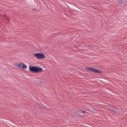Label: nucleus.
Listing matches in <instances>:
<instances>
[{"label":"nucleus","instance_id":"obj_1","mask_svg":"<svg viewBox=\"0 0 127 127\" xmlns=\"http://www.w3.org/2000/svg\"><path fill=\"white\" fill-rule=\"evenodd\" d=\"M29 69L30 71L35 73H39L42 71V68L38 66H32L29 65Z\"/></svg>","mask_w":127,"mask_h":127},{"label":"nucleus","instance_id":"obj_2","mask_svg":"<svg viewBox=\"0 0 127 127\" xmlns=\"http://www.w3.org/2000/svg\"><path fill=\"white\" fill-rule=\"evenodd\" d=\"M87 70L88 71H90L94 73H101V71L99 70H96L95 69L92 68L90 67H87Z\"/></svg>","mask_w":127,"mask_h":127},{"label":"nucleus","instance_id":"obj_3","mask_svg":"<svg viewBox=\"0 0 127 127\" xmlns=\"http://www.w3.org/2000/svg\"><path fill=\"white\" fill-rule=\"evenodd\" d=\"M34 56L37 59H43L45 58L44 55L41 53H35L34 54Z\"/></svg>","mask_w":127,"mask_h":127},{"label":"nucleus","instance_id":"obj_4","mask_svg":"<svg viewBox=\"0 0 127 127\" xmlns=\"http://www.w3.org/2000/svg\"><path fill=\"white\" fill-rule=\"evenodd\" d=\"M17 66L23 68V69H26L27 68V66L23 63H21L18 64L17 65Z\"/></svg>","mask_w":127,"mask_h":127},{"label":"nucleus","instance_id":"obj_5","mask_svg":"<svg viewBox=\"0 0 127 127\" xmlns=\"http://www.w3.org/2000/svg\"><path fill=\"white\" fill-rule=\"evenodd\" d=\"M113 111L115 113H116V114L118 115L119 114V113L118 112V111H116L115 110H113Z\"/></svg>","mask_w":127,"mask_h":127},{"label":"nucleus","instance_id":"obj_6","mask_svg":"<svg viewBox=\"0 0 127 127\" xmlns=\"http://www.w3.org/2000/svg\"><path fill=\"white\" fill-rule=\"evenodd\" d=\"M80 113H83L84 114L85 113V112L84 111H82V110H80Z\"/></svg>","mask_w":127,"mask_h":127}]
</instances>
